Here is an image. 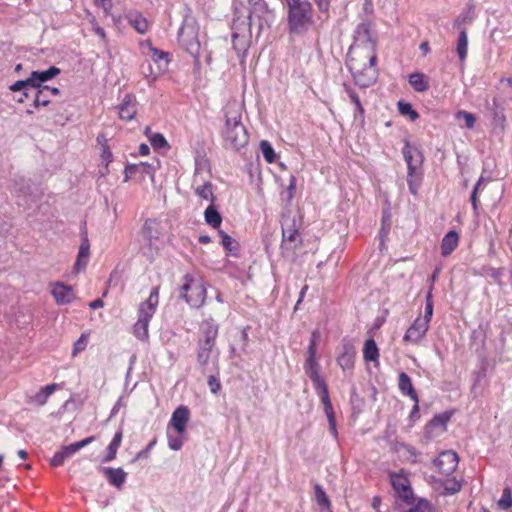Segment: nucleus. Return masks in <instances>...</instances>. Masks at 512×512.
<instances>
[{
    "label": "nucleus",
    "instance_id": "nucleus-6",
    "mask_svg": "<svg viewBox=\"0 0 512 512\" xmlns=\"http://www.w3.org/2000/svg\"><path fill=\"white\" fill-rule=\"evenodd\" d=\"M180 296L194 308H199L203 305L206 298V288L203 282L199 279H194L189 274L183 277V284L181 286Z\"/></svg>",
    "mask_w": 512,
    "mask_h": 512
},
{
    "label": "nucleus",
    "instance_id": "nucleus-57",
    "mask_svg": "<svg viewBox=\"0 0 512 512\" xmlns=\"http://www.w3.org/2000/svg\"><path fill=\"white\" fill-rule=\"evenodd\" d=\"M207 384L210 388V391L213 394H217L219 392V390L221 389V383H220L219 379L214 375L209 376Z\"/></svg>",
    "mask_w": 512,
    "mask_h": 512
},
{
    "label": "nucleus",
    "instance_id": "nucleus-26",
    "mask_svg": "<svg viewBox=\"0 0 512 512\" xmlns=\"http://www.w3.org/2000/svg\"><path fill=\"white\" fill-rule=\"evenodd\" d=\"M398 387L403 395L409 396L413 402H419V397L413 387L412 380L407 373L401 372L399 374Z\"/></svg>",
    "mask_w": 512,
    "mask_h": 512
},
{
    "label": "nucleus",
    "instance_id": "nucleus-47",
    "mask_svg": "<svg viewBox=\"0 0 512 512\" xmlns=\"http://www.w3.org/2000/svg\"><path fill=\"white\" fill-rule=\"evenodd\" d=\"M455 117L458 120L464 119L465 125H466L467 128L471 129V128L474 127L476 118H475V116L472 113H469V112L464 111V110H460V111H458L455 114Z\"/></svg>",
    "mask_w": 512,
    "mask_h": 512
},
{
    "label": "nucleus",
    "instance_id": "nucleus-5",
    "mask_svg": "<svg viewBox=\"0 0 512 512\" xmlns=\"http://www.w3.org/2000/svg\"><path fill=\"white\" fill-rule=\"evenodd\" d=\"M348 68L353 75L356 85L367 88L373 85L377 78L376 64L370 63L367 59L348 58Z\"/></svg>",
    "mask_w": 512,
    "mask_h": 512
},
{
    "label": "nucleus",
    "instance_id": "nucleus-1",
    "mask_svg": "<svg viewBox=\"0 0 512 512\" xmlns=\"http://www.w3.org/2000/svg\"><path fill=\"white\" fill-rule=\"evenodd\" d=\"M222 136L225 144L236 151L248 144L249 134L242 123L241 108L237 104L229 105L225 110Z\"/></svg>",
    "mask_w": 512,
    "mask_h": 512
},
{
    "label": "nucleus",
    "instance_id": "nucleus-63",
    "mask_svg": "<svg viewBox=\"0 0 512 512\" xmlns=\"http://www.w3.org/2000/svg\"><path fill=\"white\" fill-rule=\"evenodd\" d=\"M57 384H49L42 387L40 390L49 398V396L56 390Z\"/></svg>",
    "mask_w": 512,
    "mask_h": 512
},
{
    "label": "nucleus",
    "instance_id": "nucleus-12",
    "mask_svg": "<svg viewBox=\"0 0 512 512\" xmlns=\"http://www.w3.org/2000/svg\"><path fill=\"white\" fill-rule=\"evenodd\" d=\"M459 458L456 452L447 450L439 454L434 464L437 469L444 475H451L458 466Z\"/></svg>",
    "mask_w": 512,
    "mask_h": 512
},
{
    "label": "nucleus",
    "instance_id": "nucleus-42",
    "mask_svg": "<svg viewBox=\"0 0 512 512\" xmlns=\"http://www.w3.org/2000/svg\"><path fill=\"white\" fill-rule=\"evenodd\" d=\"M432 504L426 499H419L415 505L410 507L406 512H433Z\"/></svg>",
    "mask_w": 512,
    "mask_h": 512
},
{
    "label": "nucleus",
    "instance_id": "nucleus-23",
    "mask_svg": "<svg viewBox=\"0 0 512 512\" xmlns=\"http://www.w3.org/2000/svg\"><path fill=\"white\" fill-rule=\"evenodd\" d=\"M356 351L353 345L346 343L342 347V352L337 358L339 366L344 372L351 371L354 367Z\"/></svg>",
    "mask_w": 512,
    "mask_h": 512
},
{
    "label": "nucleus",
    "instance_id": "nucleus-60",
    "mask_svg": "<svg viewBox=\"0 0 512 512\" xmlns=\"http://www.w3.org/2000/svg\"><path fill=\"white\" fill-rule=\"evenodd\" d=\"M461 483L453 480L451 485H446L445 486V491L448 493V494H455L457 492H459L461 490Z\"/></svg>",
    "mask_w": 512,
    "mask_h": 512
},
{
    "label": "nucleus",
    "instance_id": "nucleus-28",
    "mask_svg": "<svg viewBox=\"0 0 512 512\" xmlns=\"http://www.w3.org/2000/svg\"><path fill=\"white\" fill-rule=\"evenodd\" d=\"M90 256V244L87 238L83 239V241L80 244L78 255L76 262L74 264V269L76 271H80L82 269H85L87 266L88 260Z\"/></svg>",
    "mask_w": 512,
    "mask_h": 512
},
{
    "label": "nucleus",
    "instance_id": "nucleus-40",
    "mask_svg": "<svg viewBox=\"0 0 512 512\" xmlns=\"http://www.w3.org/2000/svg\"><path fill=\"white\" fill-rule=\"evenodd\" d=\"M260 150L262 152L264 159L268 163H273L275 161L276 153L272 145L267 140H262L260 142Z\"/></svg>",
    "mask_w": 512,
    "mask_h": 512
},
{
    "label": "nucleus",
    "instance_id": "nucleus-56",
    "mask_svg": "<svg viewBox=\"0 0 512 512\" xmlns=\"http://www.w3.org/2000/svg\"><path fill=\"white\" fill-rule=\"evenodd\" d=\"M486 271L495 282H497L499 285L502 284L501 277L503 275V269L488 267Z\"/></svg>",
    "mask_w": 512,
    "mask_h": 512
},
{
    "label": "nucleus",
    "instance_id": "nucleus-21",
    "mask_svg": "<svg viewBox=\"0 0 512 512\" xmlns=\"http://www.w3.org/2000/svg\"><path fill=\"white\" fill-rule=\"evenodd\" d=\"M155 169L154 167L146 162H141L138 164H130L125 167V181H128L130 178L139 175L140 177L149 176L153 178Z\"/></svg>",
    "mask_w": 512,
    "mask_h": 512
},
{
    "label": "nucleus",
    "instance_id": "nucleus-9",
    "mask_svg": "<svg viewBox=\"0 0 512 512\" xmlns=\"http://www.w3.org/2000/svg\"><path fill=\"white\" fill-rule=\"evenodd\" d=\"M219 355L220 352L216 348V344L198 342L196 360L202 371L206 370L209 362H212L215 368L218 369Z\"/></svg>",
    "mask_w": 512,
    "mask_h": 512
},
{
    "label": "nucleus",
    "instance_id": "nucleus-15",
    "mask_svg": "<svg viewBox=\"0 0 512 512\" xmlns=\"http://www.w3.org/2000/svg\"><path fill=\"white\" fill-rule=\"evenodd\" d=\"M403 156L407 163L408 173H415L423 161L421 152L417 148L411 146L408 141H405L403 147Z\"/></svg>",
    "mask_w": 512,
    "mask_h": 512
},
{
    "label": "nucleus",
    "instance_id": "nucleus-36",
    "mask_svg": "<svg viewBox=\"0 0 512 512\" xmlns=\"http://www.w3.org/2000/svg\"><path fill=\"white\" fill-rule=\"evenodd\" d=\"M122 437H123V435H122L121 431L117 432L114 435L112 441L108 445L107 454L104 457L103 462H110L113 459H115L117 450H118V448H119V446L121 444V441H122Z\"/></svg>",
    "mask_w": 512,
    "mask_h": 512
},
{
    "label": "nucleus",
    "instance_id": "nucleus-22",
    "mask_svg": "<svg viewBox=\"0 0 512 512\" xmlns=\"http://www.w3.org/2000/svg\"><path fill=\"white\" fill-rule=\"evenodd\" d=\"M137 113V102L135 98L126 94L118 106V114L122 120L130 121L132 120Z\"/></svg>",
    "mask_w": 512,
    "mask_h": 512
},
{
    "label": "nucleus",
    "instance_id": "nucleus-64",
    "mask_svg": "<svg viewBox=\"0 0 512 512\" xmlns=\"http://www.w3.org/2000/svg\"><path fill=\"white\" fill-rule=\"evenodd\" d=\"M97 4L101 6L105 12H109L112 9V0H98Z\"/></svg>",
    "mask_w": 512,
    "mask_h": 512
},
{
    "label": "nucleus",
    "instance_id": "nucleus-44",
    "mask_svg": "<svg viewBox=\"0 0 512 512\" xmlns=\"http://www.w3.org/2000/svg\"><path fill=\"white\" fill-rule=\"evenodd\" d=\"M32 88V83L30 82V77L25 80L16 81L14 84L10 86V90L13 92L23 91L25 97H28V88Z\"/></svg>",
    "mask_w": 512,
    "mask_h": 512
},
{
    "label": "nucleus",
    "instance_id": "nucleus-61",
    "mask_svg": "<svg viewBox=\"0 0 512 512\" xmlns=\"http://www.w3.org/2000/svg\"><path fill=\"white\" fill-rule=\"evenodd\" d=\"M344 87H345V90H346V92L348 94V97L351 100V102L354 103L355 106L357 104H359L361 101H360V98L357 95V93L354 90H352L350 87H348L347 85H345Z\"/></svg>",
    "mask_w": 512,
    "mask_h": 512
},
{
    "label": "nucleus",
    "instance_id": "nucleus-54",
    "mask_svg": "<svg viewBox=\"0 0 512 512\" xmlns=\"http://www.w3.org/2000/svg\"><path fill=\"white\" fill-rule=\"evenodd\" d=\"M318 338H319L318 332L313 331L312 335H311L309 346L307 348V356H316Z\"/></svg>",
    "mask_w": 512,
    "mask_h": 512
},
{
    "label": "nucleus",
    "instance_id": "nucleus-59",
    "mask_svg": "<svg viewBox=\"0 0 512 512\" xmlns=\"http://www.w3.org/2000/svg\"><path fill=\"white\" fill-rule=\"evenodd\" d=\"M48 400V397L41 391L39 390L32 398H31V402L39 405V406H42L44 405Z\"/></svg>",
    "mask_w": 512,
    "mask_h": 512
},
{
    "label": "nucleus",
    "instance_id": "nucleus-34",
    "mask_svg": "<svg viewBox=\"0 0 512 512\" xmlns=\"http://www.w3.org/2000/svg\"><path fill=\"white\" fill-rule=\"evenodd\" d=\"M156 222L154 220L148 219L145 221L142 234L144 239L148 242L149 247L152 248L154 241L158 240V233L155 231Z\"/></svg>",
    "mask_w": 512,
    "mask_h": 512
},
{
    "label": "nucleus",
    "instance_id": "nucleus-43",
    "mask_svg": "<svg viewBox=\"0 0 512 512\" xmlns=\"http://www.w3.org/2000/svg\"><path fill=\"white\" fill-rule=\"evenodd\" d=\"M13 192H15L18 197L20 195L26 196L30 192V185L24 178H20L18 181H15Z\"/></svg>",
    "mask_w": 512,
    "mask_h": 512
},
{
    "label": "nucleus",
    "instance_id": "nucleus-55",
    "mask_svg": "<svg viewBox=\"0 0 512 512\" xmlns=\"http://www.w3.org/2000/svg\"><path fill=\"white\" fill-rule=\"evenodd\" d=\"M88 343L87 336L82 334L80 338L74 343L73 356H76L79 352L83 351Z\"/></svg>",
    "mask_w": 512,
    "mask_h": 512
},
{
    "label": "nucleus",
    "instance_id": "nucleus-11",
    "mask_svg": "<svg viewBox=\"0 0 512 512\" xmlns=\"http://www.w3.org/2000/svg\"><path fill=\"white\" fill-rule=\"evenodd\" d=\"M390 481L393 489L405 503L412 504L414 497L410 481L403 473H391Z\"/></svg>",
    "mask_w": 512,
    "mask_h": 512
},
{
    "label": "nucleus",
    "instance_id": "nucleus-24",
    "mask_svg": "<svg viewBox=\"0 0 512 512\" xmlns=\"http://www.w3.org/2000/svg\"><path fill=\"white\" fill-rule=\"evenodd\" d=\"M311 381L313 383V386H314V389H315L317 395L321 399V402L324 406V411L333 409L331 401H330V397H329L328 386H327L325 380L323 379V377L315 376V379L311 380Z\"/></svg>",
    "mask_w": 512,
    "mask_h": 512
},
{
    "label": "nucleus",
    "instance_id": "nucleus-29",
    "mask_svg": "<svg viewBox=\"0 0 512 512\" xmlns=\"http://www.w3.org/2000/svg\"><path fill=\"white\" fill-rule=\"evenodd\" d=\"M250 12L247 17V26L250 29L252 25V16L263 17L268 11V5L264 0H248Z\"/></svg>",
    "mask_w": 512,
    "mask_h": 512
},
{
    "label": "nucleus",
    "instance_id": "nucleus-17",
    "mask_svg": "<svg viewBox=\"0 0 512 512\" xmlns=\"http://www.w3.org/2000/svg\"><path fill=\"white\" fill-rule=\"evenodd\" d=\"M200 181H203V183L195 188V194L204 200H209L213 204L215 201L213 186L211 182L201 179L200 170L197 167L193 176V184H198Z\"/></svg>",
    "mask_w": 512,
    "mask_h": 512
},
{
    "label": "nucleus",
    "instance_id": "nucleus-13",
    "mask_svg": "<svg viewBox=\"0 0 512 512\" xmlns=\"http://www.w3.org/2000/svg\"><path fill=\"white\" fill-rule=\"evenodd\" d=\"M428 329L429 325L426 323V321L416 318L412 325L405 332L403 341L417 344L425 336Z\"/></svg>",
    "mask_w": 512,
    "mask_h": 512
},
{
    "label": "nucleus",
    "instance_id": "nucleus-38",
    "mask_svg": "<svg viewBox=\"0 0 512 512\" xmlns=\"http://www.w3.org/2000/svg\"><path fill=\"white\" fill-rule=\"evenodd\" d=\"M315 491V500L319 506H321L324 509H327L328 512H331V503L330 500L324 491L323 487L319 484H315L314 486Z\"/></svg>",
    "mask_w": 512,
    "mask_h": 512
},
{
    "label": "nucleus",
    "instance_id": "nucleus-35",
    "mask_svg": "<svg viewBox=\"0 0 512 512\" xmlns=\"http://www.w3.org/2000/svg\"><path fill=\"white\" fill-rule=\"evenodd\" d=\"M456 51L460 62L463 63L468 53V35L465 29L461 30L459 33Z\"/></svg>",
    "mask_w": 512,
    "mask_h": 512
},
{
    "label": "nucleus",
    "instance_id": "nucleus-31",
    "mask_svg": "<svg viewBox=\"0 0 512 512\" xmlns=\"http://www.w3.org/2000/svg\"><path fill=\"white\" fill-rule=\"evenodd\" d=\"M129 24L140 34H144L148 30L147 20L139 12H131L127 16Z\"/></svg>",
    "mask_w": 512,
    "mask_h": 512
},
{
    "label": "nucleus",
    "instance_id": "nucleus-50",
    "mask_svg": "<svg viewBox=\"0 0 512 512\" xmlns=\"http://www.w3.org/2000/svg\"><path fill=\"white\" fill-rule=\"evenodd\" d=\"M150 143L154 148L162 149L168 147L165 137L160 133H155L150 137Z\"/></svg>",
    "mask_w": 512,
    "mask_h": 512
},
{
    "label": "nucleus",
    "instance_id": "nucleus-52",
    "mask_svg": "<svg viewBox=\"0 0 512 512\" xmlns=\"http://www.w3.org/2000/svg\"><path fill=\"white\" fill-rule=\"evenodd\" d=\"M419 182H420V177L418 175H416V173H412V174L408 173V175H407V183H408L409 191L412 194H416L417 193Z\"/></svg>",
    "mask_w": 512,
    "mask_h": 512
},
{
    "label": "nucleus",
    "instance_id": "nucleus-32",
    "mask_svg": "<svg viewBox=\"0 0 512 512\" xmlns=\"http://www.w3.org/2000/svg\"><path fill=\"white\" fill-rule=\"evenodd\" d=\"M204 218L207 224H209L213 228H218L221 225L222 222V216L216 209V207L213 204H210L205 212H204Z\"/></svg>",
    "mask_w": 512,
    "mask_h": 512
},
{
    "label": "nucleus",
    "instance_id": "nucleus-46",
    "mask_svg": "<svg viewBox=\"0 0 512 512\" xmlns=\"http://www.w3.org/2000/svg\"><path fill=\"white\" fill-rule=\"evenodd\" d=\"M232 43H233V48L236 50L238 56L241 57L242 59H244L246 56V52H247L246 42L243 41L241 43L239 36L237 34H233Z\"/></svg>",
    "mask_w": 512,
    "mask_h": 512
},
{
    "label": "nucleus",
    "instance_id": "nucleus-3",
    "mask_svg": "<svg viewBox=\"0 0 512 512\" xmlns=\"http://www.w3.org/2000/svg\"><path fill=\"white\" fill-rule=\"evenodd\" d=\"M375 41L372 38L370 26L367 23H361L357 26L354 35V43L350 47L348 58L367 59L370 63L376 64L377 57L375 53Z\"/></svg>",
    "mask_w": 512,
    "mask_h": 512
},
{
    "label": "nucleus",
    "instance_id": "nucleus-2",
    "mask_svg": "<svg viewBox=\"0 0 512 512\" xmlns=\"http://www.w3.org/2000/svg\"><path fill=\"white\" fill-rule=\"evenodd\" d=\"M287 12L289 32L301 34L308 30L313 22V7L309 0H284Z\"/></svg>",
    "mask_w": 512,
    "mask_h": 512
},
{
    "label": "nucleus",
    "instance_id": "nucleus-62",
    "mask_svg": "<svg viewBox=\"0 0 512 512\" xmlns=\"http://www.w3.org/2000/svg\"><path fill=\"white\" fill-rule=\"evenodd\" d=\"M314 1L317 5L318 9L321 12H326V11H328L332 0H314Z\"/></svg>",
    "mask_w": 512,
    "mask_h": 512
},
{
    "label": "nucleus",
    "instance_id": "nucleus-25",
    "mask_svg": "<svg viewBox=\"0 0 512 512\" xmlns=\"http://www.w3.org/2000/svg\"><path fill=\"white\" fill-rule=\"evenodd\" d=\"M102 471L109 483L120 488L126 481L127 473L122 468L103 467Z\"/></svg>",
    "mask_w": 512,
    "mask_h": 512
},
{
    "label": "nucleus",
    "instance_id": "nucleus-39",
    "mask_svg": "<svg viewBox=\"0 0 512 512\" xmlns=\"http://www.w3.org/2000/svg\"><path fill=\"white\" fill-rule=\"evenodd\" d=\"M398 110L401 115L408 116L411 121H415L419 118V114L413 109L412 105L408 102L399 101Z\"/></svg>",
    "mask_w": 512,
    "mask_h": 512
},
{
    "label": "nucleus",
    "instance_id": "nucleus-41",
    "mask_svg": "<svg viewBox=\"0 0 512 512\" xmlns=\"http://www.w3.org/2000/svg\"><path fill=\"white\" fill-rule=\"evenodd\" d=\"M432 315H433V301H432V291L430 289L426 295L425 313L423 316H419L417 318L420 320L426 321V323L429 325Z\"/></svg>",
    "mask_w": 512,
    "mask_h": 512
},
{
    "label": "nucleus",
    "instance_id": "nucleus-7",
    "mask_svg": "<svg viewBox=\"0 0 512 512\" xmlns=\"http://www.w3.org/2000/svg\"><path fill=\"white\" fill-rule=\"evenodd\" d=\"M178 40L186 51L198 58L200 52V42L198 39V28L193 19H185L178 32Z\"/></svg>",
    "mask_w": 512,
    "mask_h": 512
},
{
    "label": "nucleus",
    "instance_id": "nucleus-49",
    "mask_svg": "<svg viewBox=\"0 0 512 512\" xmlns=\"http://www.w3.org/2000/svg\"><path fill=\"white\" fill-rule=\"evenodd\" d=\"M295 189H296V178L294 175H290L288 187L282 193L283 199H285L287 202H291V200L294 197Z\"/></svg>",
    "mask_w": 512,
    "mask_h": 512
},
{
    "label": "nucleus",
    "instance_id": "nucleus-18",
    "mask_svg": "<svg viewBox=\"0 0 512 512\" xmlns=\"http://www.w3.org/2000/svg\"><path fill=\"white\" fill-rule=\"evenodd\" d=\"M189 409L186 406H179L172 414L169 425L174 427L179 435L183 434L189 420Z\"/></svg>",
    "mask_w": 512,
    "mask_h": 512
},
{
    "label": "nucleus",
    "instance_id": "nucleus-53",
    "mask_svg": "<svg viewBox=\"0 0 512 512\" xmlns=\"http://www.w3.org/2000/svg\"><path fill=\"white\" fill-rule=\"evenodd\" d=\"M50 103V99L44 95L43 89H38L34 99V107L47 106Z\"/></svg>",
    "mask_w": 512,
    "mask_h": 512
},
{
    "label": "nucleus",
    "instance_id": "nucleus-14",
    "mask_svg": "<svg viewBox=\"0 0 512 512\" xmlns=\"http://www.w3.org/2000/svg\"><path fill=\"white\" fill-rule=\"evenodd\" d=\"M51 293L58 305L70 304L75 299L73 288L62 282L52 284Z\"/></svg>",
    "mask_w": 512,
    "mask_h": 512
},
{
    "label": "nucleus",
    "instance_id": "nucleus-19",
    "mask_svg": "<svg viewBox=\"0 0 512 512\" xmlns=\"http://www.w3.org/2000/svg\"><path fill=\"white\" fill-rule=\"evenodd\" d=\"M60 69L55 66H51L49 69L44 71H33L30 74V82L32 83V88L41 89L43 88V83L53 79L54 77L60 74Z\"/></svg>",
    "mask_w": 512,
    "mask_h": 512
},
{
    "label": "nucleus",
    "instance_id": "nucleus-20",
    "mask_svg": "<svg viewBox=\"0 0 512 512\" xmlns=\"http://www.w3.org/2000/svg\"><path fill=\"white\" fill-rule=\"evenodd\" d=\"M218 329L219 326L213 318L210 317L206 319L200 326L202 337L198 340V342L216 344Z\"/></svg>",
    "mask_w": 512,
    "mask_h": 512
},
{
    "label": "nucleus",
    "instance_id": "nucleus-48",
    "mask_svg": "<svg viewBox=\"0 0 512 512\" xmlns=\"http://www.w3.org/2000/svg\"><path fill=\"white\" fill-rule=\"evenodd\" d=\"M498 506L503 510H507L512 506V495L509 488L503 490L502 496L498 501Z\"/></svg>",
    "mask_w": 512,
    "mask_h": 512
},
{
    "label": "nucleus",
    "instance_id": "nucleus-30",
    "mask_svg": "<svg viewBox=\"0 0 512 512\" xmlns=\"http://www.w3.org/2000/svg\"><path fill=\"white\" fill-rule=\"evenodd\" d=\"M363 358L366 362H373L375 364H378L379 349L373 338H369L365 341L363 347Z\"/></svg>",
    "mask_w": 512,
    "mask_h": 512
},
{
    "label": "nucleus",
    "instance_id": "nucleus-27",
    "mask_svg": "<svg viewBox=\"0 0 512 512\" xmlns=\"http://www.w3.org/2000/svg\"><path fill=\"white\" fill-rule=\"evenodd\" d=\"M459 235L456 231L451 230L445 234L441 242V254L444 257L449 256L458 246Z\"/></svg>",
    "mask_w": 512,
    "mask_h": 512
},
{
    "label": "nucleus",
    "instance_id": "nucleus-4",
    "mask_svg": "<svg viewBox=\"0 0 512 512\" xmlns=\"http://www.w3.org/2000/svg\"><path fill=\"white\" fill-rule=\"evenodd\" d=\"M159 303V287H154L147 300L142 302L139 306L138 310V320L134 325V335L139 340H147L148 339V327L149 322L152 319L153 315L156 312V308Z\"/></svg>",
    "mask_w": 512,
    "mask_h": 512
},
{
    "label": "nucleus",
    "instance_id": "nucleus-10",
    "mask_svg": "<svg viewBox=\"0 0 512 512\" xmlns=\"http://www.w3.org/2000/svg\"><path fill=\"white\" fill-rule=\"evenodd\" d=\"M95 440L94 436H89L81 441L69 444L67 446H63L59 451H57L54 456L50 460V464L53 467H59L63 465L64 461L74 455L77 451L89 445Z\"/></svg>",
    "mask_w": 512,
    "mask_h": 512
},
{
    "label": "nucleus",
    "instance_id": "nucleus-51",
    "mask_svg": "<svg viewBox=\"0 0 512 512\" xmlns=\"http://www.w3.org/2000/svg\"><path fill=\"white\" fill-rule=\"evenodd\" d=\"M329 423V429L331 434L335 439L338 437L337 427H336V419L333 409L324 411Z\"/></svg>",
    "mask_w": 512,
    "mask_h": 512
},
{
    "label": "nucleus",
    "instance_id": "nucleus-33",
    "mask_svg": "<svg viewBox=\"0 0 512 512\" xmlns=\"http://www.w3.org/2000/svg\"><path fill=\"white\" fill-rule=\"evenodd\" d=\"M409 83L417 92H424L429 88L428 81L423 73L416 72L410 74Z\"/></svg>",
    "mask_w": 512,
    "mask_h": 512
},
{
    "label": "nucleus",
    "instance_id": "nucleus-37",
    "mask_svg": "<svg viewBox=\"0 0 512 512\" xmlns=\"http://www.w3.org/2000/svg\"><path fill=\"white\" fill-rule=\"evenodd\" d=\"M304 369L311 380H314L315 376L322 377L320 375V367L316 359V356H307Z\"/></svg>",
    "mask_w": 512,
    "mask_h": 512
},
{
    "label": "nucleus",
    "instance_id": "nucleus-58",
    "mask_svg": "<svg viewBox=\"0 0 512 512\" xmlns=\"http://www.w3.org/2000/svg\"><path fill=\"white\" fill-rule=\"evenodd\" d=\"M183 442L180 437H173L168 434V447L173 451H178L181 449Z\"/></svg>",
    "mask_w": 512,
    "mask_h": 512
},
{
    "label": "nucleus",
    "instance_id": "nucleus-45",
    "mask_svg": "<svg viewBox=\"0 0 512 512\" xmlns=\"http://www.w3.org/2000/svg\"><path fill=\"white\" fill-rule=\"evenodd\" d=\"M219 234L222 239L221 243L225 250L229 252H235L237 250L236 241L224 231H219Z\"/></svg>",
    "mask_w": 512,
    "mask_h": 512
},
{
    "label": "nucleus",
    "instance_id": "nucleus-8",
    "mask_svg": "<svg viewBox=\"0 0 512 512\" xmlns=\"http://www.w3.org/2000/svg\"><path fill=\"white\" fill-rule=\"evenodd\" d=\"M302 245V238L296 226V221L291 217H284L282 221V244L283 252L296 249Z\"/></svg>",
    "mask_w": 512,
    "mask_h": 512
},
{
    "label": "nucleus",
    "instance_id": "nucleus-16",
    "mask_svg": "<svg viewBox=\"0 0 512 512\" xmlns=\"http://www.w3.org/2000/svg\"><path fill=\"white\" fill-rule=\"evenodd\" d=\"M451 415V412L448 411L435 415L427 424L426 433L430 436H436L445 432Z\"/></svg>",
    "mask_w": 512,
    "mask_h": 512
}]
</instances>
